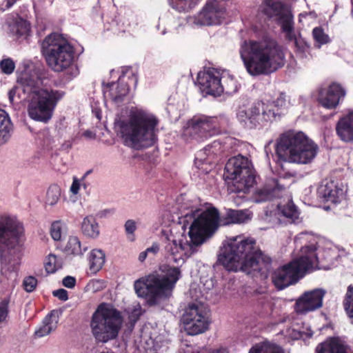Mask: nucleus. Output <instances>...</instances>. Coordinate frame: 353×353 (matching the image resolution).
I'll use <instances>...</instances> for the list:
<instances>
[{"mask_svg":"<svg viewBox=\"0 0 353 353\" xmlns=\"http://www.w3.org/2000/svg\"><path fill=\"white\" fill-rule=\"evenodd\" d=\"M124 228L127 234H133L137 230L136 222L132 219H129L125 221Z\"/></svg>","mask_w":353,"mask_h":353,"instance_id":"nucleus-46","label":"nucleus"},{"mask_svg":"<svg viewBox=\"0 0 353 353\" xmlns=\"http://www.w3.org/2000/svg\"><path fill=\"white\" fill-rule=\"evenodd\" d=\"M287 187L285 179L282 177H270L265 180L263 185L258 188L254 194L256 203L271 201L280 197Z\"/></svg>","mask_w":353,"mask_h":353,"instance_id":"nucleus-16","label":"nucleus"},{"mask_svg":"<svg viewBox=\"0 0 353 353\" xmlns=\"http://www.w3.org/2000/svg\"><path fill=\"white\" fill-rule=\"evenodd\" d=\"M255 244L252 239H231L221 248L219 261L229 271L265 274L270 268L271 259L256 248Z\"/></svg>","mask_w":353,"mask_h":353,"instance_id":"nucleus-2","label":"nucleus"},{"mask_svg":"<svg viewBox=\"0 0 353 353\" xmlns=\"http://www.w3.org/2000/svg\"><path fill=\"white\" fill-rule=\"evenodd\" d=\"M318 193L325 201L336 203L343 196V190L339 188L334 181H330L321 185L318 190Z\"/></svg>","mask_w":353,"mask_h":353,"instance_id":"nucleus-22","label":"nucleus"},{"mask_svg":"<svg viewBox=\"0 0 353 353\" xmlns=\"http://www.w3.org/2000/svg\"><path fill=\"white\" fill-rule=\"evenodd\" d=\"M81 181V179L79 180L77 177H73V181L70 187V191L72 194H77L79 193Z\"/></svg>","mask_w":353,"mask_h":353,"instance_id":"nucleus-50","label":"nucleus"},{"mask_svg":"<svg viewBox=\"0 0 353 353\" xmlns=\"http://www.w3.org/2000/svg\"><path fill=\"white\" fill-rule=\"evenodd\" d=\"M12 128L8 114L5 110L0 109V145L10 139Z\"/></svg>","mask_w":353,"mask_h":353,"instance_id":"nucleus-26","label":"nucleus"},{"mask_svg":"<svg viewBox=\"0 0 353 353\" xmlns=\"http://www.w3.org/2000/svg\"><path fill=\"white\" fill-rule=\"evenodd\" d=\"M316 250V242L303 246L298 259L274 272L272 276L274 285L279 289H283L296 283L305 273L321 269Z\"/></svg>","mask_w":353,"mask_h":353,"instance_id":"nucleus-6","label":"nucleus"},{"mask_svg":"<svg viewBox=\"0 0 353 353\" xmlns=\"http://www.w3.org/2000/svg\"><path fill=\"white\" fill-rule=\"evenodd\" d=\"M63 94L57 90L41 91L39 95L28 98L29 117L37 121L48 122L52 116L57 101Z\"/></svg>","mask_w":353,"mask_h":353,"instance_id":"nucleus-11","label":"nucleus"},{"mask_svg":"<svg viewBox=\"0 0 353 353\" xmlns=\"http://www.w3.org/2000/svg\"><path fill=\"white\" fill-rule=\"evenodd\" d=\"M57 324L58 319L54 312H51L43 319L42 325L34 332V335L39 338L48 336L57 329Z\"/></svg>","mask_w":353,"mask_h":353,"instance_id":"nucleus-25","label":"nucleus"},{"mask_svg":"<svg viewBox=\"0 0 353 353\" xmlns=\"http://www.w3.org/2000/svg\"><path fill=\"white\" fill-rule=\"evenodd\" d=\"M90 270L96 274L103 266L105 261V254L101 249H93L88 256Z\"/></svg>","mask_w":353,"mask_h":353,"instance_id":"nucleus-27","label":"nucleus"},{"mask_svg":"<svg viewBox=\"0 0 353 353\" xmlns=\"http://www.w3.org/2000/svg\"><path fill=\"white\" fill-rule=\"evenodd\" d=\"M239 53L248 72L252 76L270 74L284 65V53L277 42L271 38L245 40L241 44Z\"/></svg>","mask_w":353,"mask_h":353,"instance_id":"nucleus-3","label":"nucleus"},{"mask_svg":"<svg viewBox=\"0 0 353 353\" xmlns=\"http://www.w3.org/2000/svg\"><path fill=\"white\" fill-rule=\"evenodd\" d=\"M23 224L15 217L0 216V263L2 270H13L22 254Z\"/></svg>","mask_w":353,"mask_h":353,"instance_id":"nucleus-5","label":"nucleus"},{"mask_svg":"<svg viewBox=\"0 0 353 353\" xmlns=\"http://www.w3.org/2000/svg\"><path fill=\"white\" fill-rule=\"evenodd\" d=\"M83 137L88 138V139H95L96 137V135L95 134L90 131V130H86L83 132Z\"/></svg>","mask_w":353,"mask_h":353,"instance_id":"nucleus-55","label":"nucleus"},{"mask_svg":"<svg viewBox=\"0 0 353 353\" xmlns=\"http://www.w3.org/2000/svg\"><path fill=\"white\" fill-rule=\"evenodd\" d=\"M219 133L216 119L205 115L193 117L188 121L183 130L185 137L196 141H202Z\"/></svg>","mask_w":353,"mask_h":353,"instance_id":"nucleus-14","label":"nucleus"},{"mask_svg":"<svg viewBox=\"0 0 353 353\" xmlns=\"http://www.w3.org/2000/svg\"><path fill=\"white\" fill-rule=\"evenodd\" d=\"M279 213L287 219V222L292 223L299 218V211L292 201L290 200L285 204H279Z\"/></svg>","mask_w":353,"mask_h":353,"instance_id":"nucleus-28","label":"nucleus"},{"mask_svg":"<svg viewBox=\"0 0 353 353\" xmlns=\"http://www.w3.org/2000/svg\"><path fill=\"white\" fill-rule=\"evenodd\" d=\"M285 33L286 39L290 41H293L296 43V38L294 32V28L290 30L283 31Z\"/></svg>","mask_w":353,"mask_h":353,"instance_id":"nucleus-52","label":"nucleus"},{"mask_svg":"<svg viewBox=\"0 0 353 353\" xmlns=\"http://www.w3.org/2000/svg\"><path fill=\"white\" fill-rule=\"evenodd\" d=\"M41 52L52 70L61 72L72 66L74 49L60 34L48 35L41 43Z\"/></svg>","mask_w":353,"mask_h":353,"instance_id":"nucleus-9","label":"nucleus"},{"mask_svg":"<svg viewBox=\"0 0 353 353\" xmlns=\"http://www.w3.org/2000/svg\"><path fill=\"white\" fill-rule=\"evenodd\" d=\"M225 7L223 0H209L195 18V23L201 26L220 24L225 17Z\"/></svg>","mask_w":353,"mask_h":353,"instance_id":"nucleus-15","label":"nucleus"},{"mask_svg":"<svg viewBox=\"0 0 353 353\" xmlns=\"http://www.w3.org/2000/svg\"><path fill=\"white\" fill-rule=\"evenodd\" d=\"M315 352L316 353H347V346L336 337L330 338L319 344Z\"/></svg>","mask_w":353,"mask_h":353,"instance_id":"nucleus-23","label":"nucleus"},{"mask_svg":"<svg viewBox=\"0 0 353 353\" xmlns=\"http://www.w3.org/2000/svg\"><path fill=\"white\" fill-rule=\"evenodd\" d=\"M81 186H83L84 188H86V185L85 183H83V181H81Z\"/></svg>","mask_w":353,"mask_h":353,"instance_id":"nucleus-59","label":"nucleus"},{"mask_svg":"<svg viewBox=\"0 0 353 353\" xmlns=\"http://www.w3.org/2000/svg\"><path fill=\"white\" fill-rule=\"evenodd\" d=\"M345 95V90L341 85L332 83L327 89L320 90L318 101L323 107L334 109Z\"/></svg>","mask_w":353,"mask_h":353,"instance_id":"nucleus-20","label":"nucleus"},{"mask_svg":"<svg viewBox=\"0 0 353 353\" xmlns=\"http://www.w3.org/2000/svg\"><path fill=\"white\" fill-rule=\"evenodd\" d=\"M158 119L143 110L131 112L126 119L114 122V129L126 146L141 149L153 145L157 141Z\"/></svg>","mask_w":353,"mask_h":353,"instance_id":"nucleus-4","label":"nucleus"},{"mask_svg":"<svg viewBox=\"0 0 353 353\" xmlns=\"http://www.w3.org/2000/svg\"><path fill=\"white\" fill-rule=\"evenodd\" d=\"M61 196V188L57 185L49 187L46 194V203L49 205H54L59 200Z\"/></svg>","mask_w":353,"mask_h":353,"instance_id":"nucleus-35","label":"nucleus"},{"mask_svg":"<svg viewBox=\"0 0 353 353\" xmlns=\"http://www.w3.org/2000/svg\"><path fill=\"white\" fill-rule=\"evenodd\" d=\"M37 285V280L35 277L29 276L24 279L23 282V285L24 290L28 292H33Z\"/></svg>","mask_w":353,"mask_h":353,"instance_id":"nucleus-44","label":"nucleus"},{"mask_svg":"<svg viewBox=\"0 0 353 353\" xmlns=\"http://www.w3.org/2000/svg\"><path fill=\"white\" fill-rule=\"evenodd\" d=\"M60 268L61 265L60 263H58L57 256L54 254L48 255L46 261L45 262L46 271L48 274L54 273Z\"/></svg>","mask_w":353,"mask_h":353,"instance_id":"nucleus-40","label":"nucleus"},{"mask_svg":"<svg viewBox=\"0 0 353 353\" xmlns=\"http://www.w3.org/2000/svg\"><path fill=\"white\" fill-rule=\"evenodd\" d=\"M301 238H303L305 236H307V234H301Z\"/></svg>","mask_w":353,"mask_h":353,"instance_id":"nucleus-60","label":"nucleus"},{"mask_svg":"<svg viewBox=\"0 0 353 353\" xmlns=\"http://www.w3.org/2000/svg\"><path fill=\"white\" fill-rule=\"evenodd\" d=\"M277 19L281 26L283 31L294 28L292 16L288 10H285Z\"/></svg>","mask_w":353,"mask_h":353,"instance_id":"nucleus-37","label":"nucleus"},{"mask_svg":"<svg viewBox=\"0 0 353 353\" xmlns=\"http://www.w3.org/2000/svg\"><path fill=\"white\" fill-rule=\"evenodd\" d=\"M62 223L61 221L53 222L50 228V234L54 241H59L61 239Z\"/></svg>","mask_w":353,"mask_h":353,"instance_id":"nucleus-42","label":"nucleus"},{"mask_svg":"<svg viewBox=\"0 0 353 353\" xmlns=\"http://www.w3.org/2000/svg\"><path fill=\"white\" fill-rule=\"evenodd\" d=\"M72 143L71 141H65L61 146V150L63 151H68L71 149Z\"/></svg>","mask_w":353,"mask_h":353,"instance_id":"nucleus-54","label":"nucleus"},{"mask_svg":"<svg viewBox=\"0 0 353 353\" xmlns=\"http://www.w3.org/2000/svg\"><path fill=\"white\" fill-rule=\"evenodd\" d=\"M226 217L228 223H241L250 219V216L247 212L236 210H229Z\"/></svg>","mask_w":353,"mask_h":353,"instance_id":"nucleus-32","label":"nucleus"},{"mask_svg":"<svg viewBox=\"0 0 353 353\" xmlns=\"http://www.w3.org/2000/svg\"><path fill=\"white\" fill-rule=\"evenodd\" d=\"M140 316H141L140 310L138 309H134L132 310V312L130 313V314L129 315L130 321L132 324H134L139 320Z\"/></svg>","mask_w":353,"mask_h":353,"instance_id":"nucleus-51","label":"nucleus"},{"mask_svg":"<svg viewBox=\"0 0 353 353\" xmlns=\"http://www.w3.org/2000/svg\"><path fill=\"white\" fill-rule=\"evenodd\" d=\"M268 102L270 103H273V108L278 112L281 108L285 105V98L283 94H281L275 101Z\"/></svg>","mask_w":353,"mask_h":353,"instance_id":"nucleus-47","label":"nucleus"},{"mask_svg":"<svg viewBox=\"0 0 353 353\" xmlns=\"http://www.w3.org/2000/svg\"><path fill=\"white\" fill-rule=\"evenodd\" d=\"M110 90V96L112 100L115 103H120L123 101L129 90L128 86L125 83H115L111 84Z\"/></svg>","mask_w":353,"mask_h":353,"instance_id":"nucleus-30","label":"nucleus"},{"mask_svg":"<svg viewBox=\"0 0 353 353\" xmlns=\"http://www.w3.org/2000/svg\"><path fill=\"white\" fill-rule=\"evenodd\" d=\"M336 130L342 141H353V111L338 121Z\"/></svg>","mask_w":353,"mask_h":353,"instance_id":"nucleus-21","label":"nucleus"},{"mask_svg":"<svg viewBox=\"0 0 353 353\" xmlns=\"http://www.w3.org/2000/svg\"><path fill=\"white\" fill-rule=\"evenodd\" d=\"M210 353H228V351L226 350V349H224V348H220V349H218V350H213L212 352Z\"/></svg>","mask_w":353,"mask_h":353,"instance_id":"nucleus-57","label":"nucleus"},{"mask_svg":"<svg viewBox=\"0 0 353 353\" xmlns=\"http://www.w3.org/2000/svg\"><path fill=\"white\" fill-rule=\"evenodd\" d=\"M52 294L61 301H67L68 299V292L64 289H59L53 291Z\"/></svg>","mask_w":353,"mask_h":353,"instance_id":"nucleus-49","label":"nucleus"},{"mask_svg":"<svg viewBox=\"0 0 353 353\" xmlns=\"http://www.w3.org/2000/svg\"><path fill=\"white\" fill-rule=\"evenodd\" d=\"M312 35L314 40L319 43V48L321 45L326 44L330 42V38L321 27H316L312 30Z\"/></svg>","mask_w":353,"mask_h":353,"instance_id":"nucleus-38","label":"nucleus"},{"mask_svg":"<svg viewBox=\"0 0 353 353\" xmlns=\"http://www.w3.org/2000/svg\"><path fill=\"white\" fill-rule=\"evenodd\" d=\"M63 285L68 288H73L76 285V279L72 276H66L62 281Z\"/></svg>","mask_w":353,"mask_h":353,"instance_id":"nucleus-48","label":"nucleus"},{"mask_svg":"<svg viewBox=\"0 0 353 353\" xmlns=\"http://www.w3.org/2000/svg\"><path fill=\"white\" fill-rule=\"evenodd\" d=\"M88 247L86 245H82L80 240L77 236H70L66 245V250L76 256H81L83 252L87 251Z\"/></svg>","mask_w":353,"mask_h":353,"instance_id":"nucleus-31","label":"nucleus"},{"mask_svg":"<svg viewBox=\"0 0 353 353\" xmlns=\"http://www.w3.org/2000/svg\"><path fill=\"white\" fill-rule=\"evenodd\" d=\"M18 87L25 95L24 99L39 95L41 91L49 90L41 88L43 81L35 72H23L17 77Z\"/></svg>","mask_w":353,"mask_h":353,"instance_id":"nucleus-19","label":"nucleus"},{"mask_svg":"<svg viewBox=\"0 0 353 353\" xmlns=\"http://www.w3.org/2000/svg\"><path fill=\"white\" fill-rule=\"evenodd\" d=\"M318 145L302 132L283 133L276 143V152L285 161L307 164L316 156Z\"/></svg>","mask_w":353,"mask_h":353,"instance_id":"nucleus-7","label":"nucleus"},{"mask_svg":"<svg viewBox=\"0 0 353 353\" xmlns=\"http://www.w3.org/2000/svg\"><path fill=\"white\" fill-rule=\"evenodd\" d=\"M352 1V4L353 5V0H351Z\"/></svg>","mask_w":353,"mask_h":353,"instance_id":"nucleus-61","label":"nucleus"},{"mask_svg":"<svg viewBox=\"0 0 353 353\" xmlns=\"http://www.w3.org/2000/svg\"><path fill=\"white\" fill-rule=\"evenodd\" d=\"M279 113L273 108V103L258 101L248 110H242L238 112L239 121L249 129L259 125L272 121Z\"/></svg>","mask_w":353,"mask_h":353,"instance_id":"nucleus-12","label":"nucleus"},{"mask_svg":"<svg viewBox=\"0 0 353 353\" xmlns=\"http://www.w3.org/2000/svg\"><path fill=\"white\" fill-rule=\"evenodd\" d=\"M81 230L83 234L90 239H96L100 234L99 223L92 215L87 216L83 219Z\"/></svg>","mask_w":353,"mask_h":353,"instance_id":"nucleus-24","label":"nucleus"},{"mask_svg":"<svg viewBox=\"0 0 353 353\" xmlns=\"http://www.w3.org/2000/svg\"><path fill=\"white\" fill-rule=\"evenodd\" d=\"M325 291L321 288L304 292L295 303V311L303 314L316 310L323 305V299Z\"/></svg>","mask_w":353,"mask_h":353,"instance_id":"nucleus-18","label":"nucleus"},{"mask_svg":"<svg viewBox=\"0 0 353 353\" xmlns=\"http://www.w3.org/2000/svg\"><path fill=\"white\" fill-rule=\"evenodd\" d=\"M343 305L347 315L353 319V287L352 286L347 288Z\"/></svg>","mask_w":353,"mask_h":353,"instance_id":"nucleus-36","label":"nucleus"},{"mask_svg":"<svg viewBox=\"0 0 353 353\" xmlns=\"http://www.w3.org/2000/svg\"><path fill=\"white\" fill-rule=\"evenodd\" d=\"M21 90H20V88H19L17 85L13 87L9 92H8V99L11 104L17 103L19 102L20 99V95L19 92Z\"/></svg>","mask_w":353,"mask_h":353,"instance_id":"nucleus-45","label":"nucleus"},{"mask_svg":"<svg viewBox=\"0 0 353 353\" xmlns=\"http://www.w3.org/2000/svg\"><path fill=\"white\" fill-rule=\"evenodd\" d=\"M148 252L145 250L144 252H142L139 254V260L141 261V262H143L147 257V255H148Z\"/></svg>","mask_w":353,"mask_h":353,"instance_id":"nucleus-56","label":"nucleus"},{"mask_svg":"<svg viewBox=\"0 0 353 353\" xmlns=\"http://www.w3.org/2000/svg\"><path fill=\"white\" fill-rule=\"evenodd\" d=\"M197 82L201 91L206 95L220 96L224 90L220 73L214 68L200 72L197 76Z\"/></svg>","mask_w":353,"mask_h":353,"instance_id":"nucleus-17","label":"nucleus"},{"mask_svg":"<svg viewBox=\"0 0 353 353\" xmlns=\"http://www.w3.org/2000/svg\"><path fill=\"white\" fill-rule=\"evenodd\" d=\"M183 328L188 335L194 336L208 330L210 320L208 312L202 305L189 304L181 319Z\"/></svg>","mask_w":353,"mask_h":353,"instance_id":"nucleus-13","label":"nucleus"},{"mask_svg":"<svg viewBox=\"0 0 353 353\" xmlns=\"http://www.w3.org/2000/svg\"><path fill=\"white\" fill-rule=\"evenodd\" d=\"M249 353H284L281 347L270 343L269 342H265L261 344H257L253 347L249 352Z\"/></svg>","mask_w":353,"mask_h":353,"instance_id":"nucleus-33","label":"nucleus"},{"mask_svg":"<svg viewBox=\"0 0 353 353\" xmlns=\"http://www.w3.org/2000/svg\"><path fill=\"white\" fill-rule=\"evenodd\" d=\"M223 177L234 181L238 192H247L255 183V175L249 160L238 155L230 159L225 167Z\"/></svg>","mask_w":353,"mask_h":353,"instance_id":"nucleus-10","label":"nucleus"},{"mask_svg":"<svg viewBox=\"0 0 353 353\" xmlns=\"http://www.w3.org/2000/svg\"><path fill=\"white\" fill-rule=\"evenodd\" d=\"M91 172H92L91 170H88V171H87V172L84 174V175L82 176V178L81 179V181H84V180H85V177H86L88 174H90V173Z\"/></svg>","mask_w":353,"mask_h":353,"instance_id":"nucleus-58","label":"nucleus"},{"mask_svg":"<svg viewBox=\"0 0 353 353\" xmlns=\"http://www.w3.org/2000/svg\"><path fill=\"white\" fill-rule=\"evenodd\" d=\"M286 10L282 3L274 0H265L264 1L262 12L268 17H276L278 19Z\"/></svg>","mask_w":353,"mask_h":353,"instance_id":"nucleus-29","label":"nucleus"},{"mask_svg":"<svg viewBox=\"0 0 353 353\" xmlns=\"http://www.w3.org/2000/svg\"><path fill=\"white\" fill-rule=\"evenodd\" d=\"M159 246L157 243H153V245L151 247L146 249V251L148 252V253L152 252L154 254L157 253L159 252Z\"/></svg>","mask_w":353,"mask_h":353,"instance_id":"nucleus-53","label":"nucleus"},{"mask_svg":"<svg viewBox=\"0 0 353 353\" xmlns=\"http://www.w3.org/2000/svg\"><path fill=\"white\" fill-rule=\"evenodd\" d=\"M219 212L215 208L205 211L199 209H191L179 218V224L183 232L189 229L186 237L176 239L173 234L167 236L165 251L169 263L175 267H168L165 274H152L145 279H140L134 282V288L140 297H147L152 304H158L161 300L170 298L175 284L181 274L180 267L185 258L197 252V248L210 238L219 227Z\"/></svg>","mask_w":353,"mask_h":353,"instance_id":"nucleus-1","label":"nucleus"},{"mask_svg":"<svg viewBox=\"0 0 353 353\" xmlns=\"http://www.w3.org/2000/svg\"><path fill=\"white\" fill-rule=\"evenodd\" d=\"M0 68L3 73L11 74L15 68V63L10 58L3 59L0 61Z\"/></svg>","mask_w":353,"mask_h":353,"instance_id":"nucleus-41","label":"nucleus"},{"mask_svg":"<svg viewBox=\"0 0 353 353\" xmlns=\"http://www.w3.org/2000/svg\"><path fill=\"white\" fill-rule=\"evenodd\" d=\"M223 151V146L219 141H214L212 143L208 145L205 148L204 151H200L197 157L195 159V163L197 164L199 157L202 158L203 154H205L208 156L216 155L221 154Z\"/></svg>","mask_w":353,"mask_h":353,"instance_id":"nucleus-34","label":"nucleus"},{"mask_svg":"<svg viewBox=\"0 0 353 353\" xmlns=\"http://www.w3.org/2000/svg\"><path fill=\"white\" fill-rule=\"evenodd\" d=\"M121 312L105 303H101L92 314L90 326L97 343H106L116 339L122 327Z\"/></svg>","mask_w":353,"mask_h":353,"instance_id":"nucleus-8","label":"nucleus"},{"mask_svg":"<svg viewBox=\"0 0 353 353\" xmlns=\"http://www.w3.org/2000/svg\"><path fill=\"white\" fill-rule=\"evenodd\" d=\"M16 28L17 34L19 36H23L28 34L30 31V23L27 21L19 19L16 22Z\"/></svg>","mask_w":353,"mask_h":353,"instance_id":"nucleus-43","label":"nucleus"},{"mask_svg":"<svg viewBox=\"0 0 353 353\" xmlns=\"http://www.w3.org/2000/svg\"><path fill=\"white\" fill-rule=\"evenodd\" d=\"M10 302V299L8 297H6L0 301V325L7 323Z\"/></svg>","mask_w":353,"mask_h":353,"instance_id":"nucleus-39","label":"nucleus"}]
</instances>
